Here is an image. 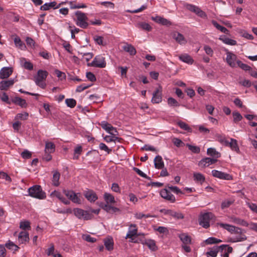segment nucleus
<instances>
[{
	"instance_id": "nucleus-60",
	"label": "nucleus",
	"mask_w": 257,
	"mask_h": 257,
	"mask_svg": "<svg viewBox=\"0 0 257 257\" xmlns=\"http://www.w3.org/2000/svg\"><path fill=\"white\" fill-rule=\"evenodd\" d=\"M14 43L16 46L22 48L23 46L24 45L23 42L21 41L20 37L17 36L14 39Z\"/></svg>"
},
{
	"instance_id": "nucleus-58",
	"label": "nucleus",
	"mask_w": 257,
	"mask_h": 257,
	"mask_svg": "<svg viewBox=\"0 0 257 257\" xmlns=\"http://www.w3.org/2000/svg\"><path fill=\"white\" fill-rule=\"evenodd\" d=\"M203 49L207 55L211 57L213 56V51L210 47L208 45H205Z\"/></svg>"
},
{
	"instance_id": "nucleus-61",
	"label": "nucleus",
	"mask_w": 257,
	"mask_h": 257,
	"mask_svg": "<svg viewBox=\"0 0 257 257\" xmlns=\"http://www.w3.org/2000/svg\"><path fill=\"white\" fill-rule=\"evenodd\" d=\"M154 229L160 233H168L169 232L168 228L164 226H159L157 228H154Z\"/></svg>"
},
{
	"instance_id": "nucleus-19",
	"label": "nucleus",
	"mask_w": 257,
	"mask_h": 257,
	"mask_svg": "<svg viewBox=\"0 0 257 257\" xmlns=\"http://www.w3.org/2000/svg\"><path fill=\"white\" fill-rule=\"evenodd\" d=\"M172 37L180 45H185L187 43V40L184 36L177 32H174L172 34Z\"/></svg>"
},
{
	"instance_id": "nucleus-3",
	"label": "nucleus",
	"mask_w": 257,
	"mask_h": 257,
	"mask_svg": "<svg viewBox=\"0 0 257 257\" xmlns=\"http://www.w3.org/2000/svg\"><path fill=\"white\" fill-rule=\"evenodd\" d=\"M75 15L76 16V25L81 28H86L88 26V23L87 22L88 18L86 14L81 11H77L75 12Z\"/></svg>"
},
{
	"instance_id": "nucleus-43",
	"label": "nucleus",
	"mask_w": 257,
	"mask_h": 257,
	"mask_svg": "<svg viewBox=\"0 0 257 257\" xmlns=\"http://www.w3.org/2000/svg\"><path fill=\"white\" fill-rule=\"evenodd\" d=\"M167 187L170 191L173 192L174 193H176V194H183L184 193L178 187H177L176 186H173L170 184H168Z\"/></svg>"
},
{
	"instance_id": "nucleus-49",
	"label": "nucleus",
	"mask_w": 257,
	"mask_h": 257,
	"mask_svg": "<svg viewBox=\"0 0 257 257\" xmlns=\"http://www.w3.org/2000/svg\"><path fill=\"white\" fill-rule=\"evenodd\" d=\"M51 196L52 197H56L59 199L61 202L64 203V198L61 195L60 192L55 190L51 193Z\"/></svg>"
},
{
	"instance_id": "nucleus-53",
	"label": "nucleus",
	"mask_w": 257,
	"mask_h": 257,
	"mask_svg": "<svg viewBox=\"0 0 257 257\" xmlns=\"http://www.w3.org/2000/svg\"><path fill=\"white\" fill-rule=\"evenodd\" d=\"M29 116L28 113L25 112L24 113H18L16 116L15 119H20L21 120L27 119Z\"/></svg>"
},
{
	"instance_id": "nucleus-44",
	"label": "nucleus",
	"mask_w": 257,
	"mask_h": 257,
	"mask_svg": "<svg viewBox=\"0 0 257 257\" xmlns=\"http://www.w3.org/2000/svg\"><path fill=\"white\" fill-rule=\"evenodd\" d=\"M236 63L238 67H239L241 69L244 71H249L251 69V68L249 65L243 63L240 60H237L236 61Z\"/></svg>"
},
{
	"instance_id": "nucleus-13",
	"label": "nucleus",
	"mask_w": 257,
	"mask_h": 257,
	"mask_svg": "<svg viewBox=\"0 0 257 257\" xmlns=\"http://www.w3.org/2000/svg\"><path fill=\"white\" fill-rule=\"evenodd\" d=\"M78 194H76L73 191H68L67 192H65V196H66L68 198L71 200L73 203L76 204H81V200L80 198V195H78Z\"/></svg>"
},
{
	"instance_id": "nucleus-54",
	"label": "nucleus",
	"mask_w": 257,
	"mask_h": 257,
	"mask_svg": "<svg viewBox=\"0 0 257 257\" xmlns=\"http://www.w3.org/2000/svg\"><path fill=\"white\" fill-rule=\"evenodd\" d=\"M167 102L168 104L171 106H179V104L177 101L172 97H169L167 100Z\"/></svg>"
},
{
	"instance_id": "nucleus-48",
	"label": "nucleus",
	"mask_w": 257,
	"mask_h": 257,
	"mask_svg": "<svg viewBox=\"0 0 257 257\" xmlns=\"http://www.w3.org/2000/svg\"><path fill=\"white\" fill-rule=\"evenodd\" d=\"M82 151V148L81 146H77L74 149V154L73 158L74 159H77L79 158V155L81 154Z\"/></svg>"
},
{
	"instance_id": "nucleus-56",
	"label": "nucleus",
	"mask_w": 257,
	"mask_h": 257,
	"mask_svg": "<svg viewBox=\"0 0 257 257\" xmlns=\"http://www.w3.org/2000/svg\"><path fill=\"white\" fill-rule=\"evenodd\" d=\"M0 98L2 101L7 103L8 104H10L11 103L12 101H11L9 100V96L6 92H3L1 96H0Z\"/></svg>"
},
{
	"instance_id": "nucleus-45",
	"label": "nucleus",
	"mask_w": 257,
	"mask_h": 257,
	"mask_svg": "<svg viewBox=\"0 0 257 257\" xmlns=\"http://www.w3.org/2000/svg\"><path fill=\"white\" fill-rule=\"evenodd\" d=\"M65 103L67 106L73 108L76 105V101L73 98H67L65 99Z\"/></svg>"
},
{
	"instance_id": "nucleus-6",
	"label": "nucleus",
	"mask_w": 257,
	"mask_h": 257,
	"mask_svg": "<svg viewBox=\"0 0 257 257\" xmlns=\"http://www.w3.org/2000/svg\"><path fill=\"white\" fill-rule=\"evenodd\" d=\"M213 217L212 213L207 212L201 214L199 218V224L205 228L210 226V221Z\"/></svg>"
},
{
	"instance_id": "nucleus-50",
	"label": "nucleus",
	"mask_w": 257,
	"mask_h": 257,
	"mask_svg": "<svg viewBox=\"0 0 257 257\" xmlns=\"http://www.w3.org/2000/svg\"><path fill=\"white\" fill-rule=\"evenodd\" d=\"M20 227L23 230L30 229V223L28 221H21L20 222Z\"/></svg>"
},
{
	"instance_id": "nucleus-7",
	"label": "nucleus",
	"mask_w": 257,
	"mask_h": 257,
	"mask_svg": "<svg viewBox=\"0 0 257 257\" xmlns=\"http://www.w3.org/2000/svg\"><path fill=\"white\" fill-rule=\"evenodd\" d=\"M73 213L79 219L89 220L93 217V215L89 211L84 210L80 208H74L73 209Z\"/></svg>"
},
{
	"instance_id": "nucleus-9",
	"label": "nucleus",
	"mask_w": 257,
	"mask_h": 257,
	"mask_svg": "<svg viewBox=\"0 0 257 257\" xmlns=\"http://www.w3.org/2000/svg\"><path fill=\"white\" fill-rule=\"evenodd\" d=\"M137 232L138 228L137 227V225L135 224H131L130 226L128 232L125 236V238L131 239L130 241L131 242L137 243L138 241L137 240H134L133 238L134 236L138 235Z\"/></svg>"
},
{
	"instance_id": "nucleus-24",
	"label": "nucleus",
	"mask_w": 257,
	"mask_h": 257,
	"mask_svg": "<svg viewBox=\"0 0 257 257\" xmlns=\"http://www.w3.org/2000/svg\"><path fill=\"white\" fill-rule=\"evenodd\" d=\"M13 73V70L10 67H4L0 71V78H8Z\"/></svg>"
},
{
	"instance_id": "nucleus-52",
	"label": "nucleus",
	"mask_w": 257,
	"mask_h": 257,
	"mask_svg": "<svg viewBox=\"0 0 257 257\" xmlns=\"http://www.w3.org/2000/svg\"><path fill=\"white\" fill-rule=\"evenodd\" d=\"M187 146L188 147L189 150L194 153L198 154L200 152V148L197 146H193L189 144H187Z\"/></svg>"
},
{
	"instance_id": "nucleus-27",
	"label": "nucleus",
	"mask_w": 257,
	"mask_h": 257,
	"mask_svg": "<svg viewBox=\"0 0 257 257\" xmlns=\"http://www.w3.org/2000/svg\"><path fill=\"white\" fill-rule=\"evenodd\" d=\"M230 148L232 151L237 153L239 152V149L237 145V141L234 139H230V141H228V143L226 145Z\"/></svg>"
},
{
	"instance_id": "nucleus-22",
	"label": "nucleus",
	"mask_w": 257,
	"mask_h": 257,
	"mask_svg": "<svg viewBox=\"0 0 257 257\" xmlns=\"http://www.w3.org/2000/svg\"><path fill=\"white\" fill-rule=\"evenodd\" d=\"M141 243L143 244L146 245L152 251H156L157 249V246L155 240L151 239H145L142 240Z\"/></svg>"
},
{
	"instance_id": "nucleus-23",
	"label": "nucleus",
	"mask_w": 257,
	"mask_h": 257,
	"mask_svg": "<svg viewBox=\"0 0 257 257\" xmlns=\"http://www.w3.org/2000/svg\"><path fill=\"white\" fill-rule=\"evenodd\" d=\"M63 4V2H62L58 5H57V3L56 2H52L49 3H45L44 5L41 7L40 9L43 11H47L49 10L51 8L58 9L60 8V6Z\"/></svg>"
},
{
	"instance_id": "nucleus-5",
	"label": "nucleus",
	"mask_w": 257,
	"mask_h": 257,
	"mask_svg": "<svg viewBox=\"0 0 257 257\" xmlns=\"http://www.w3.org/2000/svg\"><path fill=\"white\" fill-rule=\"evenodd\" d=\"M48 75V72L46 71L39 70L37 72V75L35 78V83L37 85L42 88L46 87V83L43 82Z\"/></svg>"
},
{
	"instance_id": "nucleus-2",
	"label": "nucleus",
	"mask_w": 257,
	"mask_h": 257,
	"mask_svg": "<svg viewBox=\"0 0 257 257\" xmlns=\"http://www.w3.org/2000/svg\"><path fill=\"white\" fill-rule=\"evenodd\" d=\"M30 196L39 199H43L46 197V193L42 191L41 186L34 185L28 189Z\"/></svg>"
},
{
	"instance_id": "nucleus-8",
	"label": "nucleus",
	"mask_w": 257,
	"mask_h": 257,
	"mask_svg": "<svg viewBox=\"0 0 257 257\" xmlns=\"http://www.w3.org/2000/svg\"><path fill=\"white\" fill-rule=\"evenodd\" d=\"M237 56L235 54L231 52L227 51L226 62L227 64L231 68H235L236 67Z\"/></svg>"
},
{
	"instance_id": "nucleus-10",
	"label": "nucleus",
	"mask_w": 257,
	"mask_h": 257,
	"mask_svg": "<svg viewBox=\"0 0 257 257\" xmlns=\"http://www.w3.org/2000/svg\"><path fill=\"white\" fill-rule=\"evenodd\" d=\"M186 8L189 11L194 13L199 17L205 18L206 17V15L203 11L201 10L200 8L192 4H187L186 5Z\"/></svg>"
},
{
	"instance_id": "nucleus-4",
	"label": "nucleus",
	"mask_w": 257,
	"mask_h": 257,
	"mask_svg": "<svg viewBox=\"0 0 257 257\" xmlns=\"http://www.w3.org/2000/svg\"><path fill=\"white\" fill-rule=\"evenodd\" d=\"M88 66L97 67L100 68H105L106 66V62L105 57L102 55H98L95 57L93 60L88 63Z\"/></svg>"
},
{
	"instance_id": "nucleus-62",
	"label": "nucleus",
	"mask_w": 257,
	"mask_h": 257,
	"mask_svg": "<svg viewBox=\"0 0 257 257\" xmlns=\"http://www.w3.org/2000/svg\"><path fill=\"white\" fill-rule=\"evenodd\" d=\"M22 157L25 159H28L31 158L32 153L27 150L21 153Z\"/></svg>"
},
{
	"instance_id": "nucleus-36",
	"label": "nucleus",
	"mask_w": 257,
	"mask_h": 257,
	"mask_svg": "<svg viewBox=\"0 0 257 257\" xmlns=\"http://www.w3.org/2000/svg\"><path fill=\"white\" fill-rule=\"evenodd\" d=\"M212 25L218 30L224 34H228V30L224 27L220 25L217 22L214 20L211 22Z\"/></svg>"
},
{
	"instance_id": "nucleus-47",
	"label": "nucleus",
	"mask_w": 257,
	"mask_h": 257,
	"mask_svg": "<svg viewBox=\"0 0 257 257\" xmlns=\"http://www.w3.org/2000/svg\"><path fill=\"white\" fill-rule=\"evenodd\" d=\"M232 116L233 117V120L234 123H237L242 119V115L237 111H233L232 112Z\"/></svg>"
},
{
	"instance_id": "nucleus-31",
	"label": "nucleus",
	"mask_w": 257,
	"mask_h": 257,
	"mask_svg": "<svg viewBox=\"0 0 257 257\" xmlns=\"http://www.w3.org/2000/svg\"><path fill=\"white\" fill-rule=\"evenodd\" d=\"M178 237L183 244H191V238L187 233H183L179 234Z\"/></svg>"
},
{
	"instance_id": "nucleus-1",
	"label": "nucleus",
	"mask_w": 257,
	"mask_h": 257,
	"mask_svg": "<svg viewBox=\"0 0 257 257\" xmlns=\"http://www.w3.org/2000/svg\"><path fill=\"white\" fill-rule=\"evenodd\" d=\"M217 226L226 230L231 234H237L235 238H231L229 239V241L231 242H236L243 241L247 239L246 236L244 234L243 230L241 228L229 224L223 223H217Z\"/></svg>"
},
{
	"instance_id": "nucleus-38",
	"label": "nucleus",
	"mask_w": 257,
	"mask_h": 257,
	"mask_svg": "<svg viewBox=\"0 0 257 257\" xmlns=\"http://www.w3.org/2000/svg\"><path fill=\"white\" fill-rule=\"evenodd\" d=\"M212 174L213 177H232L226 173L215 170L212 171Z\"/></svg>"
},
{
	"instance_id": "nucleus-20",
	"label": "nucleus",
	"mask_w": 257,
	"mask_h": 257,
	"mask_svg": "<svg viewBox=\"0 0 257 257\" xmlns=\"http://www.w3.org/2000/svg\"><path fill=\"white\" fill-rule=\"evenodd\" d=\"M151 19L156 23L160 24L162 25L168 26L171 25V23L169 20L159 16L152 17Z\"/></svg>"
},
{
	"instance_id": "nucleus-28",
	"label": "nucleus",
	"mask_w": 257,
	"mask_h": 257,
	"mask_svg": "<svg viewBox=\"0 0 257 257\" xmlns=\"http://www.w3.org/2000/svg\"><path fill=\"white\" fill-rule=\"evenodd\" d=\"M179 58L182 62L188 64H192L194 62V60L192 58L187 54H184L179 55Z\"/></svg>"
},
{
	"instance_id": "nucleus-37",
	"label": "nucleus",
	"mask_w": 257,
	"mask_h": 257,
	"mask_svg": "<svg viewBox=\"0 0 257 257\" xmlns=\"http://www.w3.org/2000/svg\"><path fill=\"white\" fill-rule=\"evenodd\" d=\"M55 151V145L51 142L46 143L45 152L51 154Z\"/></svg>"
},
{
	"instance_id": "nucleus-64",
	"label": "nucleus",
	"mask_w": 257,
	"mask_h": 257,
	"mask_svg": "<svg viewBox=\"0 0 257 257\" xmlns=\"http://www.w3.org/2000/svg\"><path fill=\"white\" fill-rule=\"evenodd\" d=\"M247 205L252 212L257 213V204L253 203H247Z\"/></svg>"
},
{
	"instance_id": "nucleus-17",
	"label": "nucleus",
	"mask_w": 257,
	"mask_h": 257,
	"mask_svg": "<svg viewBox=\"0 0 257 257\" xmlns=\"http://www.w3.org/2000/svg\"><path fill=\"white\" fill-rule=\"evenodd\" d=\"M83 195L90 202H94L98 199L96 193L91 190H88L84 191Z\"/></svg>"
},
{
	"instance_id": "nucleus-30",
	"label": "nucleus",
	"mask_w": 257,
	"mask_h": 257,
	"mask_svg": "<svg viewBox=\"0 0 257 257\" xmlns=\"http://www.w3.org/2000/svg\"><path fill=\"white\" fill-rule=\"evenodd\" d=\"M207 154L208 155L212 157V158H214L217 160L221 156L220 153L216 151L215 148H209L207 149Z\"/></svg>"
},
{
	"instance_id": "nucleus-41",
	"label": "nucleus",
	"mask_w": 257,
	"mask_h": 257,
	"mask_svg": "<svg viewBox=\"0 0 257 257\" xmlns=\"http://www.w3.org/2000/svg\"><path fill=\"white\" fill-rule=\"evenodd\" d=\"M177 124L178 126L182 129L185 131H187L188 132H192L191 128L186 123L183 121H180L177 122Z\"/></svg>"
},
{
	"instance_id": "nucleus-34",
	"label": "nucleus",
	"mask_w": 257,
	"mask_h": 257,
	"mask_svg": "<svg viewBox=\"0 0 257 257\" xmlns=\"http://www.w3.org/2000/svg\"><path fill=\"white\" fill-rule=\"evenodd\" d=\"M104 199L107 204H113L115 203L114 196L110 193H105L104 194Z\"/></svg>"
},
{
	"instance_id": "nucleus-26",
	"label": "nucleus",
	"mask_w": 257,
	"mask_h": 257,
	"mask_svg": "<svg viewBox=\"0 0 257 257\" xmlns=\"http://www.w3.org/2000/svg\"><path fill=\"white\" fill-rule=\"evenodd\" d=\"M12 102L15 104L20 106L22 108H26L27 106V103L26 100L19 97H15L12 99Z\"/></svg>"
},
{
	"instance_id": "nucleus-29",
	"label": "nucleus",
	"mask_w": 257,
	"mask_h": 257,
	"mask_svg": "<svg viewBox=\"0 0 257 257\" xmlns=\"http://www.w3.org/2000/svg\"><path fill=\"white\" fill-rule=\"evenodd\" d=\"M154 165L155 168L157 169H162L164 166V162L161 156L158 155L154 159Z\"/></svg>"
},
{
	"instance_id": "nucleus-18",
	"label": "nucleus",
	"mask_w": 257,
	"mask_h": 257,
	"mask_svg": "<svg viewBox=\"0 0 257 257\" xmlns=\"http://www.w3.org/2000/svg\"><path fill=\"white\" fill-rule=\"evenodd\" d=\"M227 247L226 245L222 244L219 246H215L212 248L210 251L207 252V254L212 256L216 257L219 251H223Z\"/></svg>"
},
{
	"instance_id": "nucleus-12",
	"label": "nucleus",
	"mask_w": 257,
	"mask_h": 257,
	"mask_svg": "<svg viewBox=\"0 0 257 257\" xmlns=\"http://www.w3.org/2000/svg\"><path fill=\"white\" fill-rule=\"evenodd\" d=\"M217 160L214 158L206 157L201 159L198 163V166L200 168H205L215 163Z\"/></svg>"
},
{
	"instance_id": "nucleus-42",
	"label": "nucleus",
	"mask_w": 257,
	"mask_h": 257,
	"mask_svg": "<svg viewBox=\"0 0 257 257\" xmlns=\"http://www.w3.org/2000/svg\"><path fill=\"white\" fill-rule=\"evenodd\" d=\"M93 40L95 42L99 45L104 46L106 45V43L103 41V37L102 36H94L93 37Z\"/></svg>"
},
{
	"instance_id": "nucleus-35",
	"label": "nucleus",
	"mask_w": 257,
	"mask_h": 257,
	"mask_svg": "<svg viewBox=\"0 0 257 257\" xmlns=\"http://www.w3.org/2000/svg\"><path fill=\"white\" fill-rule=\"evenodd\" d=\"M104 245L108 250H111L113 248V241L111 237L107 238L104 240Z\"/></svg>"
},
{
	"instance_id": "nucleus-15",
	"label": "nucleus",
	"mask_w": 257,
	"mask_h": 257,
	"mask_svg": "<svg viewBox=\"0 0 257 257\" xmlns=\"http://www.w3.org/2000/svg\"><path fill=\"white\" fill-rule=\"evenodd\" d=\"M228 218L229 221L234 224L243 226H248L249 225V223L247 221L235 216H231Z\"/></svg>"
},
{
	"instance_id": "nucleus-46",
	"label": "nucleus",
	"mask_w": 257,
	"mask_h": 257,
	"mask_svg": "<svg viewBox=\"0 0 257 257\" xmlns=\"http://www.w3.org/2000/svg\"><path fill=\"white\" fill-rule=\"evenodd\" d=\"M135 217L137 219H141L143 218L156 217L155 215H151L150 214H145L143 213L139 212L135 214Z\"/></svg>"
},
{
	"instance_id": "nucleus-39",
	"label": "nucleus",
	"mask_w": 257,
	"mask_h": 257,
	"mask_svg": "<svg viewBox=\"0 0 257 257\" xmlns=\"http://www.w3.org/2000/svg\"><path fill=\"white\" fill-rule=\"evenodd\" d=\"M220 39L222 40L224 44L228 45L234 46L237 44V42L235 40L230 39L229 38L225 37L224 38H220Z\"/></svg>"
},
{
	"instance_id": "nucleus-55",
	"label": "nucleus",
	"mask_w": 257,
	"mask_h": 257,
	"mask_svg": "<svg viewBox=\"0 0 257 257\" xmlns=\"http://www.w3.org/2000/svg\"><path fill=\"white\" fill-rule=\"evenodd\" d=\"M140 26L142 29L147 31H151L152 29V27L148 23L145 22L140 23Z\"/></svg>"
},
{
	"instance_id": "nucleus-63",
	"label": "nucleus",
	"mask_w": 257,
	"mask_h": 257,
	"mask_svg": "<svg viewBox=\"0 0 257 257\" xmlns=\"http://www.w3.org/2000/svg\"><path fill=\"white\" fill-rule=\"evenodd\" d=\"M91 85H86L85 84H82L77 87L76 91L78 92H80L83 91L84 90L89 88Z\"/></svg>"
},
{
	"instance_id": "nucleus-57",
	"label": "nucleus",
	"mask_w": 257,
	"mask_h": 257,
	"mask_svg": "<svg viewBox=\"0 0 257 257\" xmlns=\"http://www.w3.org/2000/svg\"><path fill=\"white\" fill-rule=\"evenodd\" d=\"M99 148L101 150L107 152V154H110L111 152V149H109L107 146L104 143H101L99 145Z\"/></svg>"
},
{
	"instance_id": "nucleus-16",
	"label": "nucleus",
	"mask_w": 257,
	"mask_h": 257,
	"mask_svg": "<svg viewBox=\"0 0 257 257\" xmlns=\"http://www.w3.org/2000/svg\"><path fill=\"white\" fill-rule=\"evenodd\" d=\"M15 80L12 79L1 81L0 82V90H8L9 88L13 86Z\"/></svg>"
},
{
	"instance_id": "nucleus-51",
	"label": "nucleus",
	"mask_w": 257,
	"mask_h": 257,
	"mask_svg": "<svg viewBox=\"0 0 257 257\" xmlns=\"http://www.w3.org/2000/svg\"><path fill=\"white\" fill-rule=\"evenodd\" d=\"M205 242L207 244H214V243H217L219 242H221V240L220 239H217L216 238L211 237L207 238Z\"/></svg>"
},
{
	"instance_id": "nucleus-32",
	"label": "nucleus",
	"mask_w": 257,
	"mask_h": 257,
	"mask_svg": "<svg viewBox=\"0 0 257 257\" xmlns=\"http://www.w3.org/2000/svg\"><path fill=\"white\" fill-rule=\"evenodd\" d=\"M18 239L19 242L21 243H24L29 240V233L26 231H21L18 236Z\"/></svg>"
},
{
	"instance_id": "nucleus-21",
	"label": "nucleus",
	"mask_w": 257,
	"mask_h": 257,
	"mask_svg": "<svg viewBox=\"0 0 257 257\" xmlns=\"http://www.w3.org/2000/svg\"><path fill=\"white\" fill-rule=\"evenodd\" d=\"M165 214L169 215L176 219H181L184 218V215L181 212H176L172 210H164Z\"/></svg>"
},
{
	"instance_id": "nucleus-25",
	"label": "nucleus",
	"mask_w": 257,
	"mask_h": 257,
	"mask_svg": "<svg viewBox=\"0 0 257 257\" xmlns=\"http://www.w3.org/2000/svg\"><path fill=\"white\" fill-rule=\"evenodd\" d=\"M124 44V45L122 47L123 50L128 53L131 56L135 55L137 53L135 48L132 44L127 43Z\"/></svg>"
},
{
	"instance_id": "nucleus-11",
	"label": "nucleus",
	"mask_w": 257,
	"mask_h": 257,
	"mask_svg": "<svg viewBox=\"0 0 257 257\" xmlns=\"http://www.w3.org/2000/svg\"><path fill=\"white\" fill-rule=\"evenodd\" d=\"M162 88L159 86L153 93V97L151 101L153 103H159L162 101Z\"/></svg>"
},
{
	"instance_id": "nucleus-59",
	"label": "nucleus",
	"mask_w": 257,
	"mask_h": 257,
	"mask_svg": "<svg viewBox=\"0 0 257 257\" xmlns=\"http://www.w3.org/2000/svg\"><path fill=\"white\" fill-rule=\"evenodd\" d=\"M100 207L107 212H111V205H109V204L101 203L100 204Z\"/></svg>"
},
{
	"instance_id": "nucleus-33",
	"label": "nucleus",
	"mask_w": 257,
	"mask_h": 257,
	"mask_svg": "<svg viewBox=\"0 0 257 257\" xmlns=\"http://www.w3.org/2000/svg\"><path fill=\"white\" fill-rule=\"evenodd\" d=\"M68 3L70 5V8L71 9L86 8V5L84 4H76L75 1L67 2L65 1V4Z\"/></svg>"
},
{
	"instance_id": "nucleus-14",
	"label": "nucleus",
	"mask_w": 257,
	"mask_h": 257,
	"mask_svg": "<svg viewBox=\"0 0 257 257\" xmlns=\"http://www.w3.org/2000/svg\"><path fill=\"white\" fill-rule=\"evenodd\" d=\"M160 194L162 198L170 201L171 202L173 203L176 200L175 196L167 189L162 190L160 191Z\"/></svg>"
},
{
	"instance_id": "nucleus-40",
	"label": "nucleus",
	"mask_w": 257,
	"mask_h": 257,
	"mask_svg": "<svg viewBox=\"0 0 257 257\" xmlns=\"http://www.w3.org/2000/svg\"><path fill=\"white\" fill-rule=\"evenodd\" d=\"M5 246L7 248L14 250V251H17L19 248L18 245L10 240H9L8 242L5 244Z\"/></svg>"
}]
</instances>
